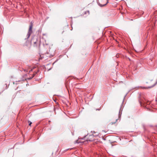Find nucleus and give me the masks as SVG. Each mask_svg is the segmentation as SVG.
I'll return each mask as SVG.
<instances>
[{"label":"nucleus","instance_id":"2","mask_svg":"<svg viewBox=\"0 0 157 157\" xmlns=\"http://www.w3.org/2000/svg\"><path fill=\"white\" fill-rule=\"evenodd\" d=\"M33 26V23H32V22H31V25L29 26V29L28 30V32L27 34V39H28L30 35L32 33L33 31H32V29Z\"/></svg>","mask_w":157,"mask_h":157},{"label":"nucleus","instance_id":"9","mask_svg":"<svg viewBox=\"0 0 157 157\" xmlns=\"http://www.w3.org/2000/svg\"><path fill=\"white\" fill-rule=\"evenodd\" d=\"M87 140V141H92V140H89V139H88V140Z\"/></svg>","mask_w":157,"mask_h":157},{"label":"nucleus","instance_id":"8","mask_svg":"<svg viewBox=\"0 0 157 157\" xmlns=\"http://www.w3.org/2000/svg\"><path fill=\"white\" fill-rule=\"evenodd\" d=\"M28 123H29V125L30 126H31V124H32V122H31V121H28Z\"/></svg>","mask_w":157,"mask_h":157},{"label":"nucleus","instance_id":"6","mask_svg":"<svg viewBox=\"0 0 157 157\" xmlns=\"http://www.w3.org/2000/svg\"><path fill=\"white\" fill-rule=\"evenodd\" d=\"M118 119H115V121L113 122H110L109 124L111 125H113V124H115L117 121Z\"/></svg>","mask_w":157,"mask_h":157},{"label":"nucleus","instance_id":"3","mask_svg":"<svg viewBox=\"0 0 157 157\" xmlns=\"http://www.w3.org/2000/svg\"><path fill=\"white\" fill-rule=\"evenodd\" d=\"M39 71V70H37V71H35L33 75L31 77H30V78H28V79H31L32 78H33L34 77V76Z\"/></svg>","mask_w":157,"mask_h":157},{"label":"nucleus","instance_id":"11","mask_svg":"<svg viewBox=\"0 0 157 157\" xmlns=\"http://www.w3.org/2000/svg\"><path fill=\"white\" fill-rule=\"evenodd\" d=\"M156 101H157V98H156Z\"/></svg>","mask_w":157,"mask_h":157},{"label":"nucleus","instance_id":"13","mask_svg":"<svg viewBox=\"0 0 157 157\" xmlns=\"http://www.w3.org/2000/svg\"><path fill=\"white\" fill-rule=\"evenodd\" d=\"M96 110H100V109H96Z\"/></svg>","mask_w":157,"mask_h":157},{"label":"nucleus","instance_id":"12","mask_svg":"<svg viewBox=\"0 0 157 157\" xmlns=\"http://www.w3.org/2000/svg\"><path fill=\"white\" fill-rule=\"evenodd\" d=\"M36 42H34V44H36Z\"/></svg>","mask_w":157,"mask_h":157},{"label":"nucleus","instance_id":"4","mask_svg":"<svg viewBox=\"0 0 157 157\" xmlns=\"http://www.w3.org/2000/svg\"><path fill=\"white\" fill-rule=\"evenodd\" d=\"M108 2V0H107V1H106V2L104 4H100L99 3V5L100 6H103L106 5Z\"/></svg>","mask_w":157,"mask_h":157},{"label":"nucleus","instance_id":"7","mask_svg":"<svg viewBox=\"0 0 157 157\" xmlns=\"http://www.w3.org/2000/svg\"><path fill=\"white\" fill-rule=\"evenodd\" d=\"M26 79H25V80L24 79H23V80H18V81H16V82H21V83L23 81H24L25 80H26Z\"/></svg>","mask_w":157,"mask_h":157},{"label":"nucleus","instance_id":"15","mask_svg":"<svg viewBox=\"0 0 157 157\" xmlns=\"http://www.w3.org/2000/svg\"><path fill=\"white\" fill-rule=\"evenodd\" d=\"M129 59V60H130V59Z\"/></svg>","mask_w":157,"mask_h":157},{"label":"nucleus","instance_id":"10","mask_svg":"<svg viewBox=\"0 0 157 157\" xmlns=\"http://www.w3.org/2000/svg\"><path fill=\"white\" fill-rule=\"evenodd\" d=\"M153 80H151V82H151V83H152V82H153Z\"/></svg>","mask_w":157,"mask_h":157},{"label":"nucleus","instance_id":"14","mask_svg":"<svg viewBox=\"0 0 157 157\" xmlns=\"http://www.w3.org/2000/svg\"><path fill=\"white\" fill-rule=\"evenodd\" d=\"M13 83L14 84H15V82H13Z\"/></svg>","mask_w":157,"mask_h":157},{"label":"nucleus","instance_id":"5","mask_svg":"<svg viewBox=\"0 0 157 157\" xmlns=\"http://www.w3.org/2000/svg\"><path fill=\"white\" fill-rule=\"evenodd\" d=\"M157 83V81L156 82H155L153 84H151V86L147 87V88H151L153 87Z\"/></svg>","mask_w":157,"mask_h":157},{"label":"nucleus","instance_id":"1","mask_svg":"<svg viewBox=\"0 0 157 157\" xmlns=\"http://www.w3.org/2000/svg\"><path fill=\"white\" fill-rule=\"evenodd\" d=\"M142 98H143V97H142L141 95L140 94L139 97V102L141 106H142L143 105L144 107H145L147 108V105H146L145 102L142 99Z\"/></svg>","mask_w":157,"mask_h":157}]
</instances>
